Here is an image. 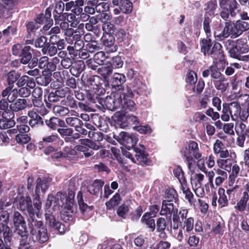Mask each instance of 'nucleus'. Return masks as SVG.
I'll list each match as a JSON object with an SVG mask.
<instances>
[{
    "label": "nucleus",
    "instance_id": "nucleus-1",
    "mask_svg": "<svg viewBox=\"0 0 249 249\" xmlns=\"http://www.w3.org/2000/svg\"><path fill=\"white\" fill-rule=\"evenodd\" d=\"M75 193L72 190H69L68 195L58 192L55 196L50 194L46 202L45 207L48 209L50 208L53 204L54 206L57 205L59 206L58 202L60 201L64 208L61 215V218L65 222L71 221L73 220L72 215L76 212V204L74 201Z\"/></svg>",
    "mask_w": 249,
    "mask_h": 249
},
{
    "label": "nucleus",
    "instance_id": "nucleus-2",
    "mask_svg": "<svg viewBox=\"0 0 249 249\" xmlns=\"http://www.w3.org/2000/svg\"><path fill=\"white\" fill-rule=\"evenodd\" d=\"M225 46L228 50L230 57L241 61L244 57L242 54L249 51V46L246 37H241L235 41L228 39L225 41Z\"/></svg>",
    "mask_w": 249,
    "mask_h": 249
},
{
    "label": "nucleus",
    "instance_id": "nucleus-3",
    "mask_svg": "<svg viewBox=\"0 0 249 249\" xmlns=\"http://www.w3.org/2000/svg\"><path fill=\"white\" fill-rule=\"evenodd\" d=\"M31 239L35 243L43 244L49 240L47 229L41 220L30 218L28 221Z\"/></svg>",
    "mask_w": 249,
    "mask_h": 249
},
{
    "label": "nucleus",
    "instance_id": "nucleus-4",
    "mask_svg": "<svg viewBox=\"0 0 249 249\" xmlns=\"http://www.w3.org/2000/svg\"><path fill=\"white\" fill-rule=\"evenodd\" d=\"M222 46L218 42H213L210 38L203 39L201 43V51L205 55L212 57L214 60H222L224 54Z\"/></svg>",
    "mask_w": 249,
    "mask_h": 249
},
{
    "label": "nucleus",
    "instance_id": "nucleus-5",
    "mask_svg": "<svg viewBox=\"0 0 249 249\" xmlns=\"http://www.w3.org/2000/svg\"><path fill=\"white\" fill-rule=\"evenodd\" d=\"M182 156L188 162V168L190 171H194L196 166L193 161V157L197 159L201 155L199 152L197 143L194 141L190 142L188 146L184 147L181 151Z\"/></svg>",
    "mask_w": 249,
    "mask_h": 249
},
{
    "label": "nucleus",
    "instance_id": "nucleus-6",
    "mask_svg": "<svg viewBox=\"0 0 249 249\" xmlns=\"http://www.w3.org/2000/svg\"><path fill=\"white\" fill-rule=\"evenodd\" d=\"M219 3L221 9L220 15L223 19H232L237 17L238 4L236 0H219Z\"/></svg>",
    "mask_w": 249,
    "mask_h": 249
},
{
    "label": "nucleus",
    "instance_id": "nucleus-7",
    "mask_svg": "<svg viewBox=\"0 0 249 249\" xmlns=\"http://www.w3.org/2000/svg\"><path fill=\"white\" fill-rule=\"evenodd\" d=\"M240 109L241 107L238 102L233 101L229 103H223L222 114L220 116L221 119L224 122H229L230 119L232 121H237Z\"/></svg>",
    "mask_w": 249,
    "mask_h": 249
},
{
    "label": "nucleus",
    "instance_id": "nucleus-8",
    "mask_svg": "<svg viewBox=\"0 0 249 249\" xmlns=\"http://www.w3.org/2000/svg\"><path fill=\"white\" fill-rule=\"evenodd\" d=\"M13 223L16 231L20 237L27 238L28 236L26 222L22 215L18 211L14 212L13 216Z\"/></svg>",
    "mask_w": 249,
    "mask_h": 249
},
{
    "label": "nucleus",
    "instance_id": "nucleus-9",
    "mask_svg": "<svg viewBox=\"0 0 249 249\" xmlns=\"http://www.w3.org/2000/svg\"><path fill=\"white\" fill-rule=\"evenodd\" d=\"M232 19H229L225 22L223 30L219 32L217 31L214 32V37L218 40H221L224 38L231 36L232 38L237 37L235 22L231 21Z\"/></svg>",
    "mask_w": 249,
    "mask_h": 249
},
{
    "label": "nucleus",
    "instance_id": "nucleus-10",
    "mask_svg": "<svg viewBox=\"0 0 249 249\" xmlns=\"http://www.w3.org/2000/svg\"><path fill=\"white\" fill-rule=\"evenodd\" d=\"M99 99V101H96L97 103H99L101 106H105L107 109L109 110H115L121 107L122 104V96H118V94H116L114 97L111 96H107L105 100Z\"/></svg>",
    "mask_w": 249,
    "mask_h": 249
},
{
    "label": "nucleus",
    "instance_id": "nucleus-11",
    "mask_svg": "<svg viewBox=\"0 0 249 249\" xmlns=\"http://www.w3.org/2000/svg\"><path fill=\"white\" fill-rule=\"evenodd\" d=\"M126 77L123 73L117 72L114 73L109 79L108 85L112 87L114 92H121L124 89V84L126 82Z\"/></svg>",
    "mask_w": 249,
    "mask_h": 249
},
{
    "label": "nucleus",
    "instance_id": "nucleus-12",
    "mask_svg": "<svg viewBox=\"0 0 249 249\" xmlns=\"http://www.w3.org/2000/svg\"><path fill=\"white\" fill-rule=\"evenodd\" d=\"M46 224L50 228L58 231L60 233H63L65 231V226L63 224L56 220L54 215L49 211L45 214Z\"/></svg>",
    "mask_w": 249,
    "mask_h": 249
},
{
    "label": "nucleus",
    "instance_id": "nucleus-13",
    "mask_svg": "<svg viewBox=\"0 0 249 249\" xmlns=\"http://www.w3.org/2000/svg\"><path fill=\"white\" fill-rule=\"evenodd\" d=\"M19 206L21 211H27L28 214V221H29L30 218L33 219L36 218L35 215V210L32 204L31 199L29 196L21 197L19 200Z\"/></svg>",
    "mask_w": 249,
    "mask_h": 249
},
{
    "label": "nucleus",
    "instance_id": "nucleus-14",
    "mask_svg": "<svg viewBox=\"0 0 249 249\" xmlns=\"http://www.w3.org/2000/svg\"><path fill=\"white\" fill-rule=\"evenodd\" d=\"M126 117V112L123 113L121 111H117L111 117V124H113L116 128H127Z\"/></svg>",
    "mask_w": 249,
    "mask_h": 249
},
{
    "label": "nucleus",
    "instance_id": "nucleus-15",
    "mask_svg": "<svg viewBox=\"0 0 249 249\" xmlns=\"http://www.w3.org/2000/svg\"><path fill=\"white\" fill-rule=\"evenodd\" d=\"M101 40L107 52L113 53L117 51V46L115 43V37L113 35L104 34Z\"/></svg>",
    "mask_w": 249,
    "mask_h": 249
},
{
    "label": "nucleus",
    "instance_id": "nucleus-16",
    "mask_svg": "<svg viewBox=\"0 0 249 249\" xmlns=\"http://www.w3.org/2000/svg\"><path fill=\"white\" fill-rule=\"evenodd\" d=\"M140 147H134L133 148L135 152V157L136 163L139 164L148 165L150 162L147 158V155L145 153L144 147L143 145H140Z\"/></svg>",
    "mask_w": 249,
    "mask_h": 249
},
{
    "label": "nucleus",
    "instance_id": "nucleus-17",
    "mask_svg": "<svg viewBox=\"0 0 249 249\" xmlns=\"http://www.w3.org/2000/svg\"><path fill=\"white\" fill-rule=\"evenodd\" d=\"M104 182L101 180L95 179L87 187V191L90 194L98 196L102 194V187Z\"/></svg>",
    "mask_w": 249,
    "mask_h": 249
},
{
    "label": "nucleus",
    "instance_id": "nucleus-18",
    "mask_svg": "<svg viewBox=\"0 0 249 249\" xmlns=\"http://www.w3.org/2000/svg\"><path fill=\"white\" fill-rule=\"evenodd\" d=\"M81 81L84 85L91 86L93 89H97L100 86V77L98 76L89 75L84 73L81 76Z\"/></svg>",
    "mask_w": 249,
    "mask_h": 249
},
{
    "label": "nucleus",
    "instance_id": "nucleus-19",
    "mask_svg": "<svg viewBox=\"0 0 249 249\" xmlns=\"http://www.w3.org/2000/svg\"><path fill=\"white\" fill-rule=\"evenodd\" d=\"M28 116L30 118L28 123L32 127L44 126V122L43 118L36 112L33 110L29 111Z\"/></svg>",
    "mask_w": 249,
    "mask_h": 249
},
{
    "label": "nucleus",
    "instance_id": "nucleus-20",
    "mask_svg": "<svg viewBox=\"0 0 249 249\" xmlns=\"http://www.w3.org/2000/svg\"><path fill=\"white\" fill-rule=\"evenodd\" d=\"M178 209L174 208L173 203L162 201L160 215L168 216L171 219L172 214H178Z\"/></svg>",
    "mask_w": 249,
    "mask_h": 249
},
{
    "label": "nucleus",
    "instance_id": "nucleus-21",
    "mask_svg": "<svg viewBox=\"0 0 249 249\" xmlns=\"http://www.w3.org/2000/svg\"><path fill=\"white\" fill-rule=\"evenodd\" d=\"M13 86H8L1 92L2 97H7V100L10 103H12L16 100L18 95V89H13Z\"/></svg>",
    "mask_w": 249,
    "mask_h": 249
},
{
    "label": "nucleus",
    "instance_id": "nucleus-22",
    "mask_svg": "<svg viewBox=\"0 0 249 249\" xmlns=\"http://www.w3.org/2000/svg\"><path fill=\"white\" fill-rule=\"evenodd\" d=\"M63 159L75 162L78 160L79 156L77 151L72 146H65L62 151Z\"/></svg>",
    "mask_w": 249,
    "mask_h": 249
},
{
    "label": "nucleus",
    "instance_id": "nucleus-23",
    "mask_svg": "<svg viewBox=\"0 0 249 249\" xmlns=\"http://www.w3.org/2000/svg\"><path fill=\"white\" fill-rule=\"evenodd\" d=\"M168 226V221L163 217H159L156 223V229L157 232L159 233V236L160 238L164 239L167 235L165 231Z\"/></svg>",
    "mask_w": 249,
    "mask_h": 249
},
{
    "label": "nucleus",
    "instance_id": "nucleus-24",
    "mask_svg": "<svg viewBox=\"0 0 249 249\" xmlns=\"http://www.w3.org/2000/svg\"><path fill=\"white\" fill-rule=\"evenodd\" d=\"M44 122L50 129L53 130H57L58 126L61 127L66 126L65 122L58 117H52L49 119H46Z\"/></svg>",
    "mask_w": 249,
    "mask_h": 249
},
{
    "label": "nucleus",
    "instance_id": "nucleus-25",
    "mask_svg": "<svg viewBox=\"0 0 249 249\" xmlns=\"http://www.w3.org/2000/svg\"><path fill=\"white\" fill-rule=\"evenodd\" d=\"M120 136L122 143L128 150L130 148H133L134 144L137 142V139L132 135H130L126 132H121Z\"/></svg>",
    "mask_w": 249,
    "mask_h": 249
},
{
    "label": "nucleus",
    "instance_id": "nucleus-26",
    "mask_svg": "<svg viewBox=\"0 0 249 249\" xmlns=\"http://www.w3.org/2000/svg\"><path fill=\"white\" fill-rule=\"evenodd\" d=\"M0 238L3 240L4 242L8 244H12L13 233L11 228L9 226L0 227Z\"/></svg>",
    "mask_w": 249,
    "mask_h": 249
},
{
    "label": "nucleus",
    "instance_id": "nucleus-27",
    "mask_svg": "<svg viewBox=\"0 0 249 249\" xmlns=\"http://www.w3.org/2000/svg\"><path fill=\"white\" fill-rule=\"evenodd\" d=\"M13 115L6 114L5 113H2L1 118L0 119V128L8 129L14 126L15 122L12 118Z\"/></svg>",
    "mask_w": 249,
    "mask_h": 249
},
{
    "label": "nucleus",
    "instance_id": "nucleus-28",
    "mask_svg": "<svg viewBox=\"0 0 249 249\" xmlns=\"http://www.w3.org/2000/svg\"><path fill=\"white\" fill-rule=\"evenodd\" d=\"M86 96L91 103L95 104L96 106H98L97 104L96 101H99V99L97 98V96H94V95H92L88 90H85L84 92L80 90H75L74 91V95L75 98L80 101H83L85 99Z\"/></svg>",
    "mask_w": 249,
    "mask_h": 249
},
{
    "label": "nucleus",
    "instance_id": "nucleus-29",
    "mask_svg": "<svg viewBox=\"0 0 249 249\" xmlns=\"http://www.w3.org/2000/svg\"><path fill=\"white\" fill-rule=\"evenodd\" d=\"M33 49L29 46H24L22 48L19 57L21 64L26 65L29 63L32 57Z\"/></svg>",
    "mask_w": 249,
    "mask_h": 249
},
{
    "label": "nucleus",
    "instance_id": "nucleus-30",
    "mask_svg": "<svg viewBox=\"0 0 249 249\" xmlns=\"http://www.w3.org/2000/svg\"><path fill=\"white\" fill-rule=\"evenodd\" d=\"M52 73L47 70L42 72V75L36 78V81L38 85L46 87L49 85L52 80Z\"/></svg>",
    "mask_w": 249,
    "mask_h": 249
},
{
    "label": "nucleus",
    "instance_id": "nucleus-31",
    "mask_svg": "<svg viewBox=\"0 0 249 249\" xmlns=\"http://www.w3.org/2000/svg\"><path fill=\"white\" fill-rule=\"evenodd\" d=\"M27 100L24 98H18L15 101L11 103L9 108L12 112H18L25 109L27 107Z\"/></svg>",
    "mask_w": 249,
    "mask_h": 249
},
{
    "label": "nucleus",
    "instance_id": "nucleus-32",
    "mask_svg": "<svg viewBox=\"0 0 249 249\" xmlns=\"http://www.w3.org/2000/svg\"><path fill=\"white\" fill-rule=\"evenodd\" d=\"M180 183L181 184V189L185 195V199L188 201L190 204H193L195 202L194 195L188 187L186 179L183 178L182 180L180 179Z\"/></svg>",
    "mask_w": 249,
    "mask_h": 249
},
{
    "label": "nucleus",
    "instance_id": "nucleus-33",
    "mask_svg": "<svg viewBox=\"0 0 249 249\" xmlns=\"http://www.w3.org/2000/svg\"><path fill=\"white\" fill-rule=\"evenodd\" d=\"M85 67V65L83 61H77L72 64L70 71L72 75L78 77L80 74L84 70Z\"/></svg>",
    "mask_w": 249,
    "mask_h": 249
},
{
    "label": "nucleus",
    "instance_id": "nucleus-34",
    "mask_svg": "<svg viewBox=\"0 0 249 249\" xmlns=\"http://www.w3.org/2000/svg\"><path fill=\"white\" fill-rule=\"evenodd\" d=\"M113 73V68L110 66H102L98 69V73L100 74L107 83L111 79Z\"/></svg>",
    "mask_w": 249,
    "mask_h": 249
},
{
    "label": "nucleus",
    "instance_id": "nucleus-35",
    "mask_svg": "<svg viewBox=\"0 0 249 249\" xmlns=\"http://www.w3.org/2000/svg\"><path fill=\"white\" fill-rule=\"evenodd\" d=\"M52 8L49 7L45 11V13H40L37 15L36 18V22L37 24H43L48 21L50 19H52Z\"/></svg>",
    "mask_w": 249,
    "mask_h": 249
},
{
    "label": "nucleus",
    "instance_id": "nucleus-36",
    "mask_svg": "<svg viewBox=\"0 0 249 249\" xmlns=\"http://www.w3.org/2000/svg\"><path fill=\"white\" fill-rule=\"evenodd\" d=\"M235 25L237 37L249 30V22L245 20H237L235 22Z\"/></svg>",
    "mask_w": 249,
    "mask_h": 249
},
{
    "label": "nucleus",
    "instance_id": "nucleus-37",
    "mask_svg": "<svg viewBox=\"0 0 249 249\" xmlns=\"http://www.w3.org/2000/svg\"><path fill=\"white\" fill-rule=\"evenodd\" d=\"M213 84L215 88L221 92L226 91L229 87L228 79L224 76L218 80H213Z\"/></svg>",
    "mask_w": 249,
    "mask_h": 249
},
{
    "label": "nucleus",
    "instance_id": "nucleus-38",
    "mask_svg": "<svg viewBox=\"0 0 249 249\" xmlns=\"http://www.w3.org/2000/svg\"><path fill=\"white\" fill-rule=\"evenodd\" d=\"M216 7L217 3L215 0L209 1L204 5V10L206 11L204 16L213 17Z\"/></svg>",
    "mask_w": 249,
    "mask_h": 249
},
{
    "label": "nucleus",
    "instance_id": "nucleus-39",
    "mask_svg": "<svg viewBox=\"0 0 249 249\" xmlns=\"http://www.w3.org/2000/svg\"><path fill=\"white\" fill-rule=\"evenodd\" d=\"M121 107L124 111L127 113V111H135L137 108L135 102L130 99L122 100Z\"/></svg>",
    "mask_w": 249,
    "mask_h": 249
},
{
    "label": "nucleus",
    "instance_id": "nucleus-40",
    "mask_svg": "<svg viewBox=\"0 0 249 249\" xmlns=\"http://www.w3.org/2000/svg\"><path fill=\"white\" fill-rule=\"evenodd\" d=\"M131 200H127L124 203L120 205L117 210V215L123 218H125L129 211V205Z\"/></svg>",
    "mask_w": 249,
    "mask_h": 249
},
{
    "label": "nucleus",
    "instance_id": "nucleus-41",
    "mask_svg": "<svg viewBox=\"0 0 249 249\" xmlns=\"http://www.w3.org/2000/svg\"><path fill=\"white\" fill-rule=\"evenodd\" d=\"M165 200L166 202H176L178 199V195L176 191L173 188H169L166 190L165 194Z\"/></svg>",
    "mask_w": 249,
    "mask_h": 249
},
{
    "label": "nucleus",
    "instance_id": "nucleus-42",
    "mask_svg": "<svg viewBox=\"0 0 249 249\" xmlns=\"http://www.w3.org/2000/svg\"><path fill=\"white\" fill-rule=\"evenodd\" d=\"M26 27L28 33L27 37L31 38L33 36H35V33L40 26L36 21H30L26 23Z\"/></svg>",
    "mask_w": 249,
    "mask_h": 249
},
{
    "label": "nucleus",
    "instance_id": "nucleus-43",
    "mask_svg": "<svg viewBox=\"0 0 249 249\" xmlns=\"http://www.w3.org/2000/svg\"><path fill=\"white\" fill-rule=\"evenodd\" d=\"M77 198L79 204V208L82 213H84L88 209L92 210L93 209V206H89L85 202L83 199V194L81 191H79L77 194Z\"/></svg>",
    "mask_w": 249,
    "mask_h": 249
},
{
    "label": "nucleus",
    "instance_id": "nucleus-44",
    "mask_svg": "<svg viewBox=\"0 0 249 249\" xmlns=\"http://www.w3.org/2000/svg\"><path fill=\"white\" fill-rule=\"evenodd\" d=\"M152 217H153L149 216V214L145 213L142 216V220L146 224L151 231H154L156 229V223Z\"/></svg>",
    "mask_w": 249,
    "mask_h": 249
},
{
    "label": "nucleus",
    "instance_id": "nucleus-45",
    "mask_svg": "<svg viewBox=\"0 0 249 249\" xmlns=\"http://www.w3.org/2000/svg\"><path fill=\"white\" fill-rule=\"evenodd\" d=\"M61 103L62 105L69 107L71 108L76 109L77 108V103L72 95H68L66 98L64 99Z\"/></svg>",
    "mask_w": 249,
    "mask_h": 249
},
{
    "label": "nucleus",
    "instance_id": "nucleus-46",
    "mask_svg": "<svg viewBox=\"0 0 249 249\" xmlns=\"http://www.w3.org/2000/svg\"><path fill=\"white\" fill-rule=\"evenodd\" d=\"M119 6L120 9L124 14H130L132 11L133 4L129 0H123Z\"/></svg>",
    "mask_w": 249,
    "mask_h": 249
},
{
    "label": "nucleus",
    "instance_id": "nucleus-47",
    "mask_svg": "<svg viewBox=\"0 0 249 249\" xmlns=\"http://www.w3.org/2000/svg\"><path fill=\"white\" fill-rule=\"evenodd\" d=\"M53 111L58 116H64L70 113L68 107L61 105L54 106L53 108Z\"/></svg>",
    "mask_w": 249,
    "mask_h": 249
},
{
    "label": "nucleus",
    "instance_id": "nucleus-48",
    "mask_svg": "<svg viewBox=\"0 0 249 249\" xmlns=\"http://www.w3.org/2000/svg\"><path fill=\"white\" fill-rule=\"evenodd\" d=\"M244 122L236 121L234 130L237 135H247V126Z\"/></svg>",
    "mask_w": 249,
    "mask_h": 249
},
{
    "label": "nucleus",
    "instance_id": "nucleus-49",
    "mask_svg": "<svg viewBox=\"0 0 249 249\" xmlns=\"http://www.w3.org/2000/svg\"><path fill=\"white\" fill-rule=\"evenodd\" d=\"M107 58V56L105 52L100 51L96 53L93 56L94 62L99 65H102Z\"/></svg>",
    "mask_w": 249,
    "mask_h": 249
},
{
    "label": "nucleus",
    "instance_id": "nucleus-50",
    "mask_svg": "<svg viewBox=\"0 0 249 249\" xmlns=\"http://www.w3.org/2000/svg\"><path fill=\"white\" fill-rule=\"evenodd\" d=\"M58 139V136L57 134H53L49 136H46L42 138V141L39 142V148H41V146L43 147L44 144L55 142Z\"/></svg>",
    "mask_w": 249,
    "mask_h": 249
},
{
    "label": "nucleus",
    "instance_id": "nucleus-51",
    "mask_svg": "<svg viewBox=\"0 0 249 249\" xmlns=\"http://www.w3.org/2000/svg\"><path fill=\"white\" fill-rule=\"evenodd\" d=\"M110 66L113 69H119L123 67L124 62L121 56L117 55L113 57L109 61Z\"/></svg>",
    "mask_w": 249,
    "mask_h": 249
},
{
    "label": "nucleus",
    "instance_id": "nucleus-52",
    "mask_svg": "<svg viewBox=\"0 0 249 249\" xmlns=\"http://www.w3.org/2000/svg\"><path fill=\"white\" fill-rule=\"evenodd\" d=\"M93 124L100 130L103 131H106L108 129L107 124L99 117L97 116L94 118Z\"/></svg>",
    "mask_w": 249,
    "mask_h": 249
},
{
    "label": "nucleus",
    "instance_id": "nucleus-53",
    "mask_svg": "<svg viewBox=\"0 0 249 249\" xmlns=\"http://www.w3.org/2000/svg\"><path fill=\"white\" fill-rule=\"evenodd\" d=\"M121 201L120 195L118 193L116 194L107 202L106 205L107 209H110L112 207L117 206Z\"/></svg>",
    "mask_w": 249,
    "mask_h": 249
},
{
    "label": "nucleus",
    "instance_id": "nucleus-54",
    "mask_svg": "<svg viewBox=\"0 0 249 249\" xmlns=\"http://www.w3.org/2000/svg\"><path fill=\"white\" fill-rule=\"evenodd\" d=\"M127 128L130 126L138 125L140 124L139 119L136 116L132 114L127 113Z\"/></svg>",
    "mask_w": 249,
    "mask_h": 249
},
{
    "label": "nucleus",
    "instance_id": "nucleus-55",
    "mask_svg": "<svg viewBox=\"0 0 249 249\" xmlns=\"http://www.w3.org/2000/svg\"><path fill=\"white\" fill-rule=\"evenodd\" d=\"M211 22V19L210 18V17L204 16L203 27L206 33L207 37V38H209V37L211 36V30L210 28Z\"/></svg>",
    "mask_w": 249,
    "mask_h": 249
},
{
    "label": "nucleus",
    "instance_id": "nucleus-56",
    "mask_svg": "<svg viewBox=\"0 0 249 249\" xmlns=\"http://www.w3.org/2000/svg\"><path fill=\"white\" fill-rule=\"evenodd\" d=\"M66 123L71 127L76 128L80 124H81L82 121L79 118L75 117H68L65 119Z\"/></svg>",
    "mask_w": 249,
    "mask_h": 249
},
{
    "label": "nucleus",
    "instance_id": "nucleus-57",
    "mask_svg": "<svg viewBox=\"0 0 249 249\" xmlns=\"http://www.w3.org/2000/svg\"><path fill=\"white\" fill-rule=\"evenodd\" d=\"M0 213V227H3V226L8 227L9 213L7 211H1Z\"/></svg>",
    "mask_w": 249,
    "mask_h": 249
},
{
    "label": "nucleus",
    "instance_id": "nucleus-58",
    "mask_svg": "<svg viewBox=\"0 0 249 249\" xmlns=\"http://www.w3.org/2000/svg\"><path fill=\"white\" fill-rule=\"evenodd\" d=\"M117 92V94H118V96H122V100L127 98H132L134 96L132 89L128 86H126L125 88L124 86L123 90L121 92Z\"/></svg>",
    "mask_w": 249,
    "mask_h": 249
},
{
    "label": "nucleus",
    "instance_id": "nucleus-59",
    "mask_svg": "<svg viewBox=\"0 0 249 249\" xmlns=\"http://www.w3.org/2000/svg\"><path fill=\"white\" fill-rule=\"evenodd\" d=\"M109 4L105 2H99L98 6L95 7V11L97 13L105 14L109 10Z\"/></svg>",
    "mask_w": 249,
    "mask_h": 249
},
{
    "label": "nucleus",
    "instance_id": "nucleus-60",
    "mask_svg": "<svg viewBox=\"0 0 249 249\" xmlns=\"http://www.w3.org/2000/svg\"><path fill=\"white\" fill-rule=\"evenodd\" d=\"M9 102L6 99H1L0 100V110L3 111L2 113H5L6 114L13 115L11 110L9 108Z\"/></svg>",
    "mask_w": 249,
    "mask_h": 249
},
{
    "label": "nucleus",
    "instance_id": "nucleus-61",
    "mask_svg": "<svg viewBox=\"0 0 249 249\" xmlns=\"http://www.w3.org/2000/svg\"><path fill=\"white\" fill-rule=\"evenodd\" d=\"M194 218L192 217H189L183 222L182 225L180 226V227L182 228V229H185V231L188 232L193 229L194 227Z\"/></svg>",
    "mask_w": 249,
    "mask_h": 249
},
{
    "label": "nucleus",
    "instance_id": "nucleus-62",
    "mask_svg": "<svg viewBox=\"0 0 249 249\" xmlns=\"http://www.w3.org/2000/svg\"><path fill=\"white\" fill-rule=\"evenodd\" d=\"M219 167L225 171H230L231 166V160H221L217 161Z\"/></svg>",
    "mask_w": 249,
    "mask_h": 249
},
{
    "label": "nucleus",
    "instance_id": "nucleus-63",
    "mask_svg": "<svg viewBox=\"0 0 249 249\" xmlns=\"http://www.w3.org/2000/svg\"><path fill=\"white\" fill-rule=\"evenodd\" d=\"M102 29L105 33V34H113L115 32V26L113 24L110 22L106 21L102 24Z\"/></svg>",
    "mask_w": 249,
    "mask_h": 249
},
{
    "label": "nucleus",
    "instance_id": "nucleus-64",
    "mask_svg": "<svg viewBox=\"0 0 249 249\" xmlns=\"http://www.w3.org/2000/svg\"><path fill=\"white\" fill-rule=\"evenodd\" d=\"M134 130L143 134H150L152 132V130L149 125H142L140 124L138 125L132 126Z\"/></svg>",
    "mask_w": 249,
    "mask_h": 249
}]
</instances>
